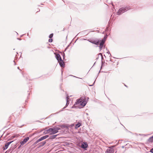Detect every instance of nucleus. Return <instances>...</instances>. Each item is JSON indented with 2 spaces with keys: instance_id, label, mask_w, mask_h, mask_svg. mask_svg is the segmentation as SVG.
<instances>
[{
  "instance_id": "obj_1",
  "label": "nucleus",
  "mask_w": 153,
  "mask_h": 153,
  "mask_svg": "<svg viewBox=\"0 0 153 153\" xmlns=\"http://www.w3.org/2000/svg\"><path fill=\"white\" fill-rule=\"evenodd\" d=\"M87 103L84 100V98H82L80 99L77 100L76 102V103L74 105V106L76 105H80L82 107H84Z\"/></svg>"
},
{
  "instance_id": "obj_2",
  "label": "nucleus",
  "mask_w": 153,
  "mask_h": 153,
  "mask_svg": "<svg viewBox=\"0 0 153 153\" xmlns=\"http://www.w3.org/2000/svg\"><path fill=\"white\" fill-rule=\"evenodd\" d=\"M130 8H129L127 7H122L119 9L118 11L117 12V14L119 15H120L128 10Z\"/></svg>"
},
{
  "instance_id": "obj_3",
  "label": "nucleus",
  "mask_w": 153,
  "mask_h": 153,
  "mask_svg": "<svg viewBox=\"0 0 153 153\" xmlns=\"http://www.w3.org/2000/svg\"><path fill=\"white\" fill-rule=\"evenodd\" d=\"M60 129V128L59 127H54L53 128L52 132L51 134H54L58 132L59 130Z\"/></svg>"
},
{
  "instance_id": "obj_4",
  "label": "nucleus",
  "mask_w": 153,
  "mask_h": 153,
  "mask_svg": "<svg viewBox=\"0 0 153 153\" xmlns=\"http://www.w3.org/2000/svg\"><path fill=\"white\" fill-rule=\"evenodd\" d=\"M29 138L28 137H27L25 138L22 141H21L20 143L21 144V145H23L26 142L29 140Z\"/></svg>"
},
{
  "instance_id": "obj_5",
  "label": "nucleus",
  "mask_w": 153,
  "mask_h": 153,
  "mask_svg": "<svg viewBox=\"0 0 153 153\" xmlns=\"http://www.w3.org/2000/svg\"><path fill=\"white\" fill-rule=\"evenodd\" d=\"M114 152V150L113 148H109L107 149L105 153H113Z\"/></svg>"
},
{
  "instance_id": "obj_6",
  "label": "nucleus",
  "mask_w": 153,
  "mask_h": 153,
  "mask_svg": "<svg viewBox=\"0 0 153 153\" xmlns=\"http://www.w3.org/2000/svg\"><path fill=\"white\" fill-rule=\"evenodd\" d=\"M105 39H102L101 42L100 43L99 48L101 50L103 47V44L105 43Z\"/></svg>"
},
{
  "instance_id": "obj_7",
  "label": "nucleus",
  "mask_w": 153,
  "mask_h": 153,
  "mask_svg": "<svg viewBox=\"0 0 153 153\" xmlns=\"http://www.w3.org/2000/svg\"><path fill=\"white\" fill-rule=\"evenodd\" d=\"M88 146V144L87 143L83 142L81 144V147L83 149H85Z\"/></svg>"
},
{
  "instance_id": "obj_8",
  "label": "nucleus",
  "mask_w": 153,
  "mask_h": 153,
  "mask_svg": "<svg viewBox=\"0 0 153 153\" xmlns=\"http://www.w3.org/2000/svg\"><path fill=\"white\" fill-rule=\"evenodd\" d=\"M13 142V141H12L8 142L6 143L4 147H3L4 149L5 150L7 149L8 148L9 145Z\"/></svg>"
},
{
  "instance_id": "obj_9",
  "label": "nucleus",
  "mask_w": 153,
  "mask_h": 153,
  "mask_svg": "<svg viewBox=\"0 0 153 153\" xmlns=\"http://www.w3.org/2000/svg\"><path fill=\"white\" fill-rule=\"evenodd\" d=\"M58 62H59V65L61 67H64V66H65L64 63L63 61L62 60H62L60 59V60L58 61Z\"/></svg>"
},
{
  "instance_id": "obj_10",
  "label": "nucleus",
  "mask_w": 153,
  "mask_h": 153,
  "mask_svg": "<svg viewBox=\"0 0 153 153\" xmlns=\"http://www.w3.org/2000/svg\"><path fill=\"white\" fill-rule=\"evenodd\" d=\"M49 137L48 135H46L45 136H44L43 137H42L39 139H38V140L39 141V142H40L41 141H42L43 140H44L46 138H48Z\"/></svg>"
},
{
  "instance_id": "obj_11",
  "label": "nucleus",
  "mask_w": 153,
  "mask_h": 153,
  "mask_svg": "<svg viewBox=\"0 0 153 153\" xmlns=\"http://www.w3.org/2000/svg\"><path fill=\"white\" fill-rule=\"evenodd\" d=\"M90 42L96 45H98L99 43V41L98 40L91 41Z\"/></svg>"
},
{
  "instance_id": "obj_12",
  "label": "nucleus",
  "mask_w": 153,
  "mask_h": 153,
  "mask_svg": "<svg viewBox=\"0 0 153 153\" xmlns=\"http://www.w3.org/2000/svg\"><path fill=\"white\" fill-rule=\"evenodd\" d=\"M56 57L58 61L60 60V59H62L60 55L59 54H56Z\"/></svg>"
},
{
  "instance_id": "obj_13",
  "label": "nucleus",
  "mask_w": 153,
  "mask_h": 153,
  "mask_svg": "<svg viewBox=\"0 0 153 153\" xmlns=\"http://www.w3.org/2000/svg\"><path fill=\"white\" fill-rule=\"evenodd\" d=\"M53 128H51L47 130L46 133H50L51 134V133L52 132Z\"/></svg>"
},
{
  "instance_id": "obj_14",
  "label": "nucleus",
  "mask_w": 153,
  "mask_h": 153,
  "mask_svg": "<svg viewBox=\"0 0 153 153\" xmlns=\"http://www.w3.org/2000/svg\"><path fill=\"white\" fill-rule=\"evenodd\" d=\"M46 143V141H43L40 143L39 145V147H42L45 145Z\"/></svg>"
},
{
  "instance_id": "obj_15",
  "label": "nucleus",
  "mask_w": 153,
  "mask_h": 153,
  "mask_svg": "<svg viewBox=\"0 0 153 153\" xmlns=\"http://www.w3.org/2000/svg\"><path fill=\"white\" fill-rule=\"evenodd\" d=\"M69 99V97H66L67 102L66 105V106H67L69 104V102L68 101V99Z\"/></svg>"
},
{
  "instance_id": "obj_16",
  "label": "nucleus",
  "mask_w": 153,
  "mask_h": 153,
  "mask_svg": "<svg viewBox=\"0 0 153 153\" xmlns=\"http://www.w3.org/2000/svg\"><path fill=\"white\" fill-rule=\"evenodd\" d=\"M80 125H81L80 123H77V124H76V125L75 128H78L80 126Z\"/></svg>"
},
{
  "instance_id": "obj_17",
  "label": "nucleus",
  "mask_w": 153,
  "mask_h": 153,
  "mask_svg": "<svg viewBox=\"0 0 153 153\" xmlns=\"http://www.w3.org/2000/svg\"><path fill=\"white\" fill-rule=\"evenodd\" d=\"M149 141L152 142H153V136L149 138Z\"/></svg>"
},
{
  "instance_id": "obj_18",
  "label": "nucleus",
  "mask_w": 153,
  "mask_h": 153,
  "mask_svg": "<svg viewBox=\"0 0 153 153\" xmlns=\"http://www.w3.org/2000/svg\"><path fill=\"white\" fill-rule=\"evenodd\" d=\"M57 136V135H52L51 136V138L52 139H54L56 138V137Z\"/></svg>"
},
{
  "instance_id": "obj_19",
  "label": "nucleus",
  "mask_w": 153,
  "mask_h": 153,
  "mask_svg": "<svg viewBox=\"0 0 153 153\" xmlns=\"http://www.w3.org/2000/svg\"><path fill=\"white\" fill-rule=\"evenodd\" d=\"M39 141L38 140H37L34 143V145H35V144H37L38 143H39Z\"/></svg>"
},
{
  "instance_id": "obj_20",
  "label": "nucleus",
  "mask_w": 153,
  "mask_h": 153,
  "mask_svg": "<svg viewBox=\"0 0 153 153\" xmlns=\"http://www.w3.org/2000/svg\"><path fill=\"white\" fill-rule=\"evenodd\" d=\"M53 34H51L49 36V38H51L53 36Z\"/></svg>"
},
{
  "instance_id": "obj_21",
  "label": "nucleus",
  "mask_w": 153,
  "mask_h": 153,
  "mask_svg": "<svg viewBox=\"0 0 153 153\" xmlns=\"http://www.w3.org/2000/svg\"><path fill=\"white\" fill-rule=\"evenodd\" d=\"M53 41V39H49L48 40V42H52Z\"/></svg>"
},
{
  "instance_id": "obj_22",
  "label": "nucleus",
  "mask_w": 153,
  "mask_h": 153,
  "mask_svg": "<svg viewBox=\"0 0 153 153\" xmlns=\"http://www.w3.org/2000/svg\"><path fill=\"white\" fill-rule=\"evenodd\" d=\"M150 152L152 153H153V148L151 149V150L150 151Z\"/></svg>"
},
{
  "instance_id": "obj_23",
  "label": "nucleus",
  "mask_w": 153,
  "mask_h": 153,
  "mask_svg": "<svg viewBox=\"0 0 153 153\" xmlns=\"http://www.w3.org/2000/svg\"><path fill=\"white\" fill-rule=\"evenodd\" d=\"M23 145H21V144H20V145L18 147V149H19Z\"/></svg>"
},
{
  "instance_id": "obj_24",
  "label": "nucleus",
  "mask_w": 153,
  "mask_h": 153,
  "mask_svg": "<svg viewBox=\"0 0 153 153\" xmlns=\"http://www.w3.org/2000/svg\"><path fill=\"white\" fill-rule=\"evenodd\" d=\"M109 53L110 54V55H111V54L109 52Z\"/></svg>"
},
{
  "instance_id": "obj_25",
  "label": "nucleus",
  "mask_w": 153,
  "mask_h": 153,
  "mask_svg": "<svg viewBox=\"0 0 153 153\" xmlns=\"http://www.w3.org/2000/svg\"><path fill=\"white\" fill-rule=\"evenodd\" d=\"M65 107H64V108H63V109H64V108H65Z\"/></svg>"
},
{
  "instance_id": "obj_26",
  "label": "nucleus",
  "mask_w": 153,
  "mask_h": 153,
  "mask_svg": "<svg viewBox=\"0 0 153 153\" xmlns=\"http://www.w3.org/2000/svg\"><path fill=\"white\" fill-rule=\"evenodd\" d=\"M100 54H101V56H102V55L101 53H100Z\"/></svg>"
},
{
  "instance_id": "obj_27",
  "label": "nucleus",
  "mask_w": 153,
  "mask_h": 153,
  "mask_svg": "<svg viewBox=\"0 0 153 153\" xmlns=\"http://www.w3.org/2000/svg\"><path fill=\"white\" fill-rule=\"evenodd\" d=\"M13 62H14L15 63V62L14 61H13Z\"/></svg>"
},
{
  "instance_id": "obj_28",
  "label": "nucleus",
  "mask_w": 153,
  "mask_h": 153,
  "mask_svg": "<svg viewBox=\"0 0 153 153\" xmlns=\"http://www.w3.org/2000/svg\"><path fill=\"white\" fill-rule=\"evenodd\" d=\"M14 137H15V136H13V138H14Z\"/></svg>"
},
{
  "instance_id": "obj_29",
  "label": "nucleus",
  "mask_w": 153,
  "mask_h": 153,
  "mask_svg": "<svg viewBox=\"0 0 153 153\" xmlns=\"http://www.w3.org/2000/svg\"><path fill=\"white\" fill-rule=\"evenodd\" d=\"M125 85V86H126L127 87V86H126V85Z\"/></svg>"
},
{
  "instance_id": "obj_30",
  "label": "nucleus",
  "mask_w": 153,
  "mask_h": 153,
  "mask_svg": "<svg viewBox=\"0 0 153 153\" xmlns=\"http://www.w3.org/2000/svg\"><path fill=\"white\" fill-rule=\"evenodd\" d=\"M18 68L19 69V67H18Z\"/></svg>"
}]
</instances>
